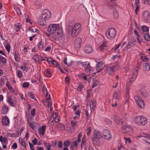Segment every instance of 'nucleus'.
<instances>
[{
	"label": "nucleus",
	"instance_id": "3c124183",
	"mask_svg": "<svg viewBox=\"0 0 150 150\" xmlns=\"http://www.w3.org/2000/svg\"><path fill=\"white\" fill-rule=\"evenodd\" d=\"M22 73L21 70H18L17 71V75L19 78H21L22 76Z\"/></svg>",
	"mask_w": 150,
	"mask_h": 150
},
{
	"label": "nucleus",
	"instance_id": "09e8293b",
	"mask_svg": "<svg viewBox=\"0 0 150 150\" xmlns=\"http://www.w3.org/2000/svg\"><path fill=\"white\" fill-rule=\"evenodd\" d=\"M19 141L20 143H21L23 146L25 148L26 147V146L24 141L23 139H19Z\"/></svg>",
	"mask_w": 150,
	"mask_h": 150
},
{
	"label": "nucleus",
	"instance_id": "39448f33",
	"mask_svg": "<svg viewBox=\"0 0 150 150\" xmlns=\"http://www.w3.org/2000/svg\"><path fill=\"white\" fill-rule=\"evenodd\" d=\"M82 66L84 67V70L87 73L89 74L93 71V69L91 67L89 63L87 62H81Z\"/></svg>",
	"mask_w": 150,
	"mask_h": 150
},
{
	"label": "nucleus",
	"instance_id": "4be33fe9",
	"mask_svg": "<svg viewBox=\"0 0 150 150\" xmlns=\"http://www.w3.org/2000/svg\"><path fill=\"white\" fill-rule=\"evenodd\" d=\"M59 30L61 33H59V32H57V35L54 38L55 39H56L57 38H58L59 40H62L63 38V34L62 33V30L60 29Z\"/></svg>",
	"mask_w": 150,
	"mask_h": 150
},
{
	"label": "nucleus",
	"instance_id": "ea45409f",
	"mask_svg": "<svg viewBox=\"0 0 150 150\" xmlns=\"http://www.w3.org/2000/svg\"><path fill=\"white\" fill-rule=\"evenodd\" d=\"M83 88V86L81 84H79L77 87V90L79 92H81L82 89Z\"/></svg>",
	"mask_w": 150,
	"mask_h": 150
},
{
	"label": "nucleus",
	"instance_id": "a878e982",
	"mask_svg": "<svg viewBox=\"0 0 150 150\" xmlns=\"http://www.w3.org/2000/svg\"><path fill=\"white\" fill-rule=\"evenodd\" d=\"M8 111V108L6 105H4L2 108V112L4 114H6Z\"/></svg>",
	"mask_w": 150,
	"mask_h": 150
},
{
	"label": "nucleus",
	"instance_id": "dca6fc26",
	"mask_svg": "<svg viewBox=\"0 0 150 150\" xmlns=\"http://www.w3.org/2000/svg\"><path fill=\"white\" fill-rule=\"evenodd\" d=\"M116 122L117 124L122 125L125 124L126 120L124 118H119L116 120Z\"/></svg>",
	"mask_w": 150,
	"mask_h": 150
},
{
	"label": "nucleus",
	"instance_id": "72a5a7b5",
	"mask_svg": "<svg viewBox=\"0 0 150 150\" xmlns=\"http://www.w3.org/2000/svg\"><path fill=\"white\" fill-rule=\"evenodd\" d=\"M108 45V43L107 42H105L101 44L100 46V48L101 50H104L105 48L107 47Z\"/></svg>",
	"mask_w": 150,
	"mask_h": 150
},
{
	"label": "nucleus",
	"instance_id": "393cba45",
	"mask_svg": "<svg viewBox=\"0 0 150 150\" xmlns=\"http://www.w3.org/2000/svg\"><path fill=\"white\" fill-rule=\"evenodd\" d=\"M141 116H137L135 117L134 121L135 123L139 125H140Z\"/></svg>",
	"mask_w": 150,
	"mask_h": 150
},
{
	"label": "nucleus",
	"instance_id": "9d476101",
	"mask_svg": "<svg viewBox=\"0 0 150 150\" xmlns=\"http://www.w3.org/2000/svg\"><path fill=\"white\" fill-rule=\"evenodd\" d=\"M103 138L106 140H110L111 139L112 136L110 132L108 130H104L103 132Z\"/></svg>",
	"mask_w": 150,
	"mask_h": 150
},
{
	"label": "nucleus",
	"instance_id": "423d86ee",
	"mask_svg": "<svg viewBox=\"0 0 150 150\" xmlns=\"http://www.w3.org/2000/svg\"><path fill=\"white\" fill-rule=\"evenodd\" d=\"M6 101L11 106H14L17 103V98L15 96L10 95L7 97Z\"/></svg>",
	"mask_w": 150,
	"mask_h": 150
},
{
	"label": "nucleus",
	"instance_id": "7c9ffc66",
	"mask_svg": "<svg viewBox=\"0 0 150 150\" xmlns=\"http://www.w3.org/2000/svg\"><path fill=\"white\" fill-rule=\"evenodd\" d=\"M120 97V93L118 91H115L113 96V98L115 99H118Z\"/></svg>",
	"mask_w": 150,
	"mask_h": 150
},
{
	"label": "nucleus",
	"instance_id": "a18cd8bd",
	"mask_svg": "<svg viewBox=\"0 0 150 150\" xmlns=\"http://www.w3.org/2000/svg\"><path fill=\"white\" fill-rule=\"evenodd\" d=\"M1 80L2 84L4 85V84L5 81H6L7 82V80H8L6 76H3L1 77Z\"/></svg>",
	"mask_w": 150,
	"mask_h": 150
},
{
	"label": "nucleus",
	"instance_id": "6ab92c4d",
	"mask_svg": "<svg viewBox=\"0 0 150 150\" xmlns=\"http://www.w3.org/2000/svg\"><path fill=\"white\" fill-rule=\"evenodd\" d=\"M102 134L100 132L96 130L94 131L93 138L99 139L102 137Z\"/></svg>",
	"mask_w": 150,
	"mask_h": 150
},
{
	"label": "nucleus",
	"instance_id": "5fc2aeb1",
	"mask_svg": "<svg viewBox=\"0 0 150 150\" xmlns=\"http://www.w3.org/2000/svg\"><path fill=\"white\" fill-rule=\"evenodd\" d=\"M0 36L1 37V40L3 41V43L4 45H6V43H7V42H8L6 40H5L3 38V35H0Z\"/></svg>",
	"mask_w": 150,
	"mask_h": 150
},
{
	"label": "nucleus",
	"instance_id": "864d4df0",
	"mask_svg": "<svg viewBox=\"0 0 150 150\" xmlns=\"http://www.w3.org/2000/svg\"><path fill=\"white\" fill-rule=\"evenodd\" d=\"M16 11L18 15H20L21 14V11L20 8H17L16 9Z\"/></svg>",
	"mask_w": 150,
	"mask_h": 150
},
{
	"label": "nucleus",
	"instance_id": "7ed1b4c3",
	"mask_svg": "<svg viewBox=\"0 0 150 150\" xmlns=\"http://www.w3.org/2000/svg\"><path fill=\"white\" fill-rule=\"evenodd\" d=\"M60 29V28L59 24H51L48 27L47 31L48 33L47 34V35L49 36L50 34L55 33L57 30H59Z\"/></svg>",
	"mask_w": 150,
	"mask_h": 150
},
{
	"label": "nucleus",
	"instance_id": "bf43d9fd",
	"mask_svg": "<svg viewBox=\"0 0 150 150\" xmlns=\"http://www.w3.org/2000/svg\"><path fill=\"white\" fill-rule=\"evenodd\" d=\"M29 144L30 147L31 149V150H34L35 148L33 145L30 142H29Z\"/></svg>",
	"mask_w": 150,
	"mask_h": 150
},
{
	"label": "nucleus",
	"instance_id": "338daca9",
	"mask_svg": "<svg viewBox=\"0 0 150 150\" xmlns=\"http://www.w3.org/2000/svg\"><path fill=\"white\" fill-rule=\"evenodd\" d=\"M33 144L34 145H36L37 143V140L36 138H35L32 141Z\"/></svg>",
	"mask_w": 150,
	"mask_h": 150
},
{
	"label": "nucleus",
	"instance_id": "cd10ccee",
	"mask_svg": "<svg viewBox=\"0 0 150 150\" xmlns=\"http://www.w3.org/2000/svg\"><path fill=\"white\" fill-rule=\"evenodd\" d=\"M97 139L94 138H92L93 144L94 145L99 146L100 144V141Z\"/></svg>",
	"mask_w": 150,
	"mask_h": 150
},
{
	"label": "nucleus",
	"instance_id": "a211bd4d",
	"mask_svg": "<svg viewBox=\"0 0 150 150\" xmlns=\"http://www.w3.org/2000/svg\"><path fill=\"white\" fill-rule=\"evenodd\" d=\"M46 129V126L43 125L38 130V133L40 135H43L45 133Z\"/></svg>",
	"mask_w": 150,
	"mask_h": 150
},
{
	"label": "nucleus",
	"instance_id": "13d9d810",
	"mask_svg": "<svg viewBox=\"0 0 150 150\" xmlns=\"http://www.w3.org/2000/svg\"><path fill=\"white\" fill-rule=\"evenodd\" d=\"M65 80L66 82V83L69 84L70 83L69 78L68 76H66L65 78Z\"/></svg>",
	"mask_w": 150,
	"mask_h": 150
},
{
	"label": "nucleus",
	"instance_id": "f704fd0d",
	"mask_svg": "<svg viewBox=\"0 0 150 150\" xmlns=\"http://www.w3.org/2000/svg\"><path fill=\"white\" fill-rule=\"evenodd\" d=\"M14 58L15 60L17 62H19L20 61V58L19 55L18 53L16 52H15L14 54Z\"/></svg>",
	"mask_w": 150,
	"mask_h": 150
},
{
	"label": "nucleus",
	"instance_id": "b1692460",
	"mask_svg": "<svg viewBox=\"0 0 150 150\" xmlns=\"http://www.w3.org/2000/svg\"><path fill=\"white\" fill-rule=\"evenodd\" d=\"M143 66L144 70L146 71H148L150 70V65L149 63H145Z\"/></svg>",
	"mask_w": 150,
	"mask_h": 150
},
{
	"label": "nucleus",
	"instance_id": "412c9836",
	"mask_svg": "<svg viewBox=\"0 0 150 150\" xmlns=\"http://www.w3.org/2000/svg\"><path fill=\"white\" fill-rule=\"evenodd\" d=\"M89 105L91 111L93 110L96 106V103L95 101L91 100L89 103Z\"/></svg>",
	"mask_w": 150,
	"mask_h": 150
},
{
	"label": "nucleus",
	"instance_id": "ddd939ff",
	"mask_svg": "<svg viewBox=\"0 0 150 150\" xmlns=\"http://www.w3.org/2000/svg\"><path fill=\"white\" fill-rule=\"evenodd\" d=\"M83 50L86 53L89 54L92 52L93 49L91 45H87L84 46Z\"/></svg>",
	"mask_w": 150,
	"mask_h": 150
},
{
	"label": "nucleus",
	"instance_id": "2f4dec72",
	"mask_svg": "<svg viewBox=\"0 0 150 150\" xmlns=\"http://www.w3.org/2000/svg\"><path fill=\"white\" fill-rule=\"evenodd\" d=\"M113 16L115 19H117L119 16V13L118 11L116 10H114L113 13Z\"/></svg>",
	"mask_w": 150,
	"mask_h": 150
},
{
	"label": "nucleus",
	"instance_id": "680f3d73",
	"mask_svg": "<svg viewBox=\"0 0 150 150\" xmlns=\"http://www.w3.org/2000/svg\"><path fill=\"white\" fill-rule=\"evenodd\" d=\"M122 129L123 130V131H124V130H126V128H127L128 126V125H122Z\"/></svg>",
	"mask_w": 150,
	"mask_h": 150
},
{
	"label": "nucleus",
	"instance_id": "f8f14e48",
	"mask_svg": "<svg viewBox=\"0 0 150 150\" xmlns=\"http://www.w3.org/2000/svg\"><path fill=\"white\" fill-rule=\"evenodd\" d=\"M136 43L135 39L133 38H132L128 42L127 45L126 46L125 48L127 50L130 48L135 45Z\"/></svg>",
	"mask_w": 150,
	"mask_h": 150
},
{
	"label": "nucleus",
	"instance_id": "9b49d317",
	"mask_svg": "<svg viewBox=\"0 0 150 150\" xmlns=\"http://www.w3.org/2000/svg\"><path fill=\"white\" fill-rule=\"evenodd\" d=\"M137 68L134 69L133 70L132 75L131 78L129 79V83L132 84L135 81L137 75Z\"/></svg>",
	"mask_w": 150,
	"mask_h": 150
},
{
	"label": "nucleus",
	"instance_id": "5701e85b",
	"mask_svg": "<svg viewBox=\"0 0 150 150\" xmlns=\"http://www.w3.org/2000/svg\"><path fill=\"white\" fill-rule=\"evenodd\" d=\"M144 137V142L148 143L149 145H150V137L149 135L146 134L143 136H139V137Z\"/></svg>",
	"mask_w": 150,
	"mask_h": 150
},
{
	"label": "nucleus",
	"instance_id": "49530a36",
	"mask_svg": "<svg viewBox=\"0 0 150 150\" xmlns=\"http://www.w3.org/2000/svg\"><path fill=\"white\" fill-rule=\"evenodd\" d=\"M42 90L44 93H46V96L47 97V96H50L48 95V93L47 92V89L45 87V85L43 86Z\"/></svg>",
	"mask_w": 150,
	"mask_h": 150
},
{
	"label": "nucleus",
	"instance_id": "c756f323",
	"mask_svg": "<svg viewBox=\"0 0 150 150\" xmlns=\"http://www.w3.org/2000/svg\"><path fill=\"white\" fill-rule=\"evenodd\" d=\"M33 59L36 62H38L40 64H41V62H40V60H39L38 56V55H35L33 57Z\"/></svg>",
	"mask_w": 150,
	"mask_h": 150
},
{
	"label": "nucleus",
	"instance_id": "aec40b11",
	"mask_svg": "<svg viewBox=\"0 0 150 150\" xmlns=\"http://www.w3.org/2000/svg\"><path fill=\"white\" fill-rule=\"evenodd\" d=\"M140 125H145L147 122V119L143 116H141Z\"/></svg>",
	"mask_w": 150,
	"mask_h": 150
},
{
	"label": "nucleus",
	"instance_id": "473e14b6",
	"mask_svg": "<svg viewBox=\"0 0 150 150\" xmlns=\"http://www.w3.org/2000/svg\"><path fill=\"white\" fill-rule=\"evenodd\" d=\"M144 37L146 41H150V36L148 33H144Z\"/></svg>",
	"mask_w": 150,
	"mask_h": 150
},
{
	"label": "nucleus",
	"instance_id": "052dcab7",
	"mask_svg": "<svg viewBox=\"0 0 150 150\" xmlns=\"http://www.w3.org/2000/svg\"><path fill=\"white\" fill-rule=\"evenodd\" d=\"M63 144L62 142L61 141H59L58 142V146L60 148H61L62 147Z\"/></svg>",
	"mask_w": 150,
	"mask_h": 150
},
{
	"label": "nucleus",
	"instance_id": "f03ea898",
	"mask_svg": "<svg viewBox=\"0 0 150 150\" xmlns=\"http://www.w3.org/2000/svg\"><path fill=\"white\" fill-rule=\"evenodd\" d=\"M81 29V26L79 23H76L75 24L71 32L72 37H75L77 36L80 32Z\"/></svg>",
	"mask_w": 150,
	"mask_h": 150
},
{
	"label": "nucleus",
	"instance_id": "4468645a",
	"mask_svg": "<svg viewBox=\"0 0 150 150\" xmlns=\"http://www.w3.org/2000/svg\"><path fill=\"white\" fill-rule=\"evenodd\" d=\"M143 18L145 22H147L150 20V16L149 12L147 11H145L143 14Z\"/></svg>",
	"mask_w": 150,
	"mask_h": 150
},
{
	"label": "nucleus",
	"instance_id": "f257e3e1",
	"mask_svg": "<svg viewBox=\"0 0 150 150\" xmlns=\"http://www.w3.org/2000/svg\"><path fill=\"white\" fill-rule=\"evenodd\" d=\"M51 17V12L47 10H44L38 19V23L41 25L44 26L46 24V21Z\"/></svg>",
	"mask_w": 150,
	"mask_h": 150
},
{
	"label": "nucleus",
	"instance_id": "2eb2a0df",
	"mask_svg": "<svg viewBox=\"0 0 150 150\" xmlns=\"http://www.w3.org/2000/svg\"><path fill=\"white\" fill-rule=\"evenodd\" d=\"M98 64L96 67V70L97 71V72H100L103 69V62H97Z\"/></svg>",
	"mask_w": 150,
	"mask_h": 150
},
{
	"label": "nucleus",
	"instance_id": "6e6d98bb",
	"mask_svg": "<svg viewBox=\"0 0 150 150\" xmlns=\"http://www.w3.org/2000/svg\"><path fill=\"white\" fill-rule=\"evenodd\" d=\"M29 86V83L28 82H24L23 84V86L24 88H28Z\"/></svg>",
	"mask_w": 150,
	"mask_h": 150
},
{
	"label": "nucleus",
	"instance_id": "c9c22d12",
	"mask_svg": "<svg viewBox=\"0 0 150 150\" xmlns=\"http://www.w3.org/2000/svg\"><path fill=\"white\" fill-rule=\"evenodd\" d=\"M141 59L144 62H146L149 60V59L144 54H142V55L141 56Z\"/></svg>",
	"mask_w": 150,
	"mask_h": 150
},
{
	"label": "nucleus",
	"instance_id": "69168bd1",
	"mask_svg": "<svg viewBox=\"0 0 150 150\" xmlns=\"http://www.w3.org/2000/svg\"><path fill=\"white\" fill-rule=\"evenodd\" d=\"M35 110L34 108H33V110L31 112V115L34 116L35 114Z\"/></svg>",
	"mask_w": 150,
	"mask_h": 150
},
{
	"label": "nucleus",
	"instance_id": "603ef678",
	"mask_svg": "<svg viewBox=\"0 0 150 150\" xmlns=\"http://www.w3.org/2000/svg\"><path fill=\"white\" fill-rule=\"evenodd\" d=\"M45 74L47 76H50V72L48 69H46L45 71Z\"/></svg>",
	"mask_w": 150,
	"mask_h": 150
},
{
	"label": "nucleus",
	"instance_id": "de8ad7c7",
	"mask_svg": "<svg viewBox=\"0 0 150 150\" xmlns=\"http://www.w3.org/2000/svg\"><path fill=\"white\" fill-rule=\"evenodd\" d=\"M70 142L69 140H67L64 143V145L65 147H68L70 144Z\"/></svg>",
	"mask_w": 150,
	"mask_h": 150
},
{
	"label": "nucleus",
	"instance_id": "8fccbe9b",
	"mask_svg": "<svg viewBox=\"0 0 150 150\" xmlns=\"http://www.w3.org/2000/svg\"><path fill=\"white\" fill-rule=\"evenodd\" d=\"M52 64L55 66L57 67V68H60V66L59 64L55 60H54L52 61Z\"/></svg>",
	"mask_w": 150,
	"mask_h": 150
},
{
	"label": "nucleus",
	"instance_id": "e433bc0d",
	"mask_svg": "<svg viewBox=\"0 0 150 150\" xmlns=\"http://www.w3.org/2000/svg\"><path fill=\"white\" fill-rule=\"evenodd\" d=\"M49 122H50V123L51 122V125H54V123H55L54 116H51Z\"/></svg>",
	"mask_w": 150,
	"mask_h": 150
},
{
	"label": "nucleus",
	"instance_id": "0eeeda50",
	"mask_svg": "<svg viewBox=\"0 0 150 150\" xmlns=\"http://www.w3.org/2000/svg\"><path fill=\"white\" fill-rule=\"evenodd\" d=\"M134 99L136 104L138 107L141 108H143L145 106V104L143 100L138 96H135L134 97Z\"/></svg>",
	"mask_w": 150,
	"mask_h": 150
},
{
	"label": "nucleus",
	"instance_id": "e2e57ef3",
	"mask_svg": "<svg viewBox=\"0 0 150 150\" xmlns=\"http://www.w3.org/2000/svg\"><path fill=\"white\" fill-rule=\"evenodd\" d=\"M17 147V144L16 143H14L12 146V148L13 149H16Z\"/></svg>",
	"mask_w": 150,
	"mask_h": 150
},
{
	"label": "nucleus",
	"instance_id": "0e129e2a",
	"mask_svg": "<svg viewBox=\"0 0 150 150\" xmlns=\"http://www.w3.org/2000/svg\"><path fill=\"white\" fill-rule=\"evenodd\" d=\"M124 139L125 140V142H128L129 143H130L131 142V141L130 138H127L125 137Z\"/></svg>",
	"mask_w": 150,
	"mask_h": 150
},
{
	"label": "nucleus",
	"instance_id": "79ce46f5",
	"mask_svg": "<svg viewBox=\"0 0 150 150\" xmlns=\"http://www.w3.org/2000/svg\"><path fill=\"white\" fill-rule=\"evenodd\" d=\"M58 128L60 130H64L65 129L64 126L63 124H59L58 126Z\"/></svg>",
	"mask_w": 150,
	"mask_h": 150
},
{
	"label": "nucleus",
	"instance_id": "f3484780",
	"mask_svg": "<svg viewBox=\"0 0 150 150\" xmlns=\"http://www.w3.org/2000/svg\"><path fill=\"white\" fill-rule=\"evenodd\" d=\"M2 124L4 125H8L10 123L9 120L7 116L4 117L2 120Z\"/></svg>",
	"mask_w": 150,
	"mask_h": 150
},
{
	"label": "nucleus",
	"instance_id": "20e7f679",
	"mask_svg": "<svg viewBox=\"0 0 150 150\" xmlns=\"http://www.w3.org/2000/svg\"><path fill=\"white\" fill-rule=\"evenodd\" d=\"M116 32L114 28H111L108 29L106 32V35L110 39H112L115 36Z\"/></svg>",
	"mask_w": 150,
	"mask_h": 150
},
{
	"label": "nucleus",
	"instance_id": "774afa93",
	"mask_svg": "<svg viewBox=\"0 0 150 150\" xmlns=\"http://www.w3.org/2000/svg\"><path fill=\"white\" fill-rule=\"evenodd\" d=\"M29 96L30 98H32L33 99H35V96L32 93H29Z\"/></svg>",
	"mask_w": 150,
	"mask_h": 150
},
{
	"label": "nucleus",
	"instance_id": "58836bf2",
	"mask_svg": "<svg viewBox=\"0 0 150 150\" xmlns=\"http://www.w3.org/2000/svg\"><path fill=\"white\" fill-rule=\"evenodd\" d=\"M4 45L6 50L8 52H9L10 50L11 47L8 42H7V43H6V45Z\"/></svg>",
	"mask_w": 150,
	"mask_h": 150
},
{
	"label": "nucleus",
	"instance_id": "bb28decb",
	"mask_svg": "<svg viewBox=\"0 0 150 150\" xmlns=\"http://www.w3.org/2000/svg\"><path fill=\"white\" fill-rule=\"evenodd\" d=\"M6 62L5 58L4 57L0 55V65H4L5 64Z\"/></svg>",
	"mask_w": 150,
	"mask_h": 150
},
{
	"label": "nucleus",
	"instance_id": "c03bdc74",
	"mask_svg": "<svg viewBox=\"0 0 150 150\" xmlns=\"http://www.w3.org/2000/svg\"><path fill=\"white\" fill-rule=\"evenodd\" d=\"M126 131H123L122 132L125 134L129 132H131L132 130V128L129 127V126H128L127 128H126Z\"/></svg>",
	"mask_w": 150,
	"mask_h": 150
},
{
	"label": "nucleus",
	"instance_id": "1a4fd4ad",
	"mask_svg": "<svg viewBox=\"0 0 150 150\" xmlns=\"http://www.w3.org/2000/svg\"><path fill=\"white\" fill-rule=\"evenodd\" d=\"M82 40L79 37L76 38L74 42V47L76 49H78L80 48Z\"/></svg>",
	"mask_w": 150,
	"mask_h": 150
},
{
	"label": "nucleus",
	"instance_id": "4c0bfd02",
	"mask_svg": "<svg viewBox=\"0 0 150 150\" xmlns=\"http://www.w3.org/2000/svg\"><path fill=\"white\" fill-rule=\"evenodd\" d=\"M44 43L42 41H40L38 44V47L40 50H42L43 48Z\"/></svg>",
	"mask_w": 150,
	"mask_h": 150
},
{
	"label": "nucleus",
	"instance_id": "a19ab883",
	"mask_svg": "<svg viewBox=\"0 0 150 150\" xmlns=\"http://www.w3.org/2000/svg\"><path fill=\"white\" fill-rule=\"evenodd\" d=\"M141 29L144 32H148L149 30V28L146 26L143 25Z\"/></svg>",
	"mask_w": 150,
	"mask_h": 150
},
{
	"label": "nucleus",
	"instance_id": "4d7b16f0",
	"mask_svg": "<svg viewBox=\"0 0 150 150\" xmlns=\"http://www.w3.org/2000/svg\"><path fill=\"white\" fill-rule=\"evenodd\" d=\"M15 28L16 30V31H18V30L21 28V26L20 25H15Z\"/></svg>",
	"mask_w": 150,
	"mask_h": 150
},
{
	"label": "nucleus",
	"instance_id": "37998d69",
	"mask_svg": "<svg viewBox=\"0 0 150 150\" xmlns=\"http://www.w3.org/2000/svg\"><path fill=\"white\" fill-rule=\"evenodd\" d=\"M71 125L72 127H74L78 125V122L76 121H74L71 120Z\"/></svg>",
	"mask_w": 150,
	"mask_h": 150
},
{
	"label": "nucleus",
	"instance_id": "c85d7f7f",
	"mask_svg": "<svg viewBox=\"0 0 150 150\" xmlns=\"http://www.w3.org/2000/svg\"><path fill=\"white\" fill-rule=\"evenodd\" d=\"M3 146V148L4 149L6 148V145L7 144V139L6 137H4V140L1 142Z\"/></svg>",
	"mask_w": 150,
	"mask_h": 150
},
{
	"label": "nucleus",
	"instance_id": "6e6552de",
	"mask_svg": "<svg viewBox=\"0 0 150 150\" xmlns=\"http://www.w3.org/2000/svg\"><path fill=\"white\" fill-rule=\"evenodd\" d=\"M119 67V65H118L108 66L107 67L106 69L107 72L109 74H111L114 72L116 70L118 69Z\"/></svg>",
	"mask_w": 150,
	"mask_h": 150
}]
</instances>
